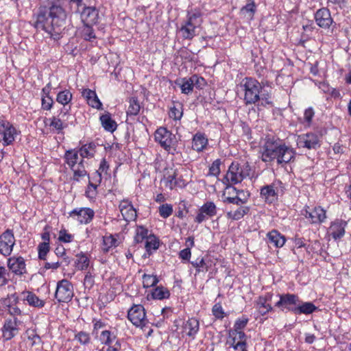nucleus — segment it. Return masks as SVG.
I'll return each instance as SVG.
<instances>
[{
    "label": "nucleus",
    "mask_w": 351,
    "mask_h": 351,
    "mask_svg": "<svg viewBox=\"0 0 351 351\" xmlns=\"http://www.w3.org/2000/svg\"><path fill=\"white\" fill-rule=\"evenodd\" d=\"M250 207L246 206H241L235 210H230L227 213L229 219L233 220H239L250 212Z\"/></svg>",
    "instance_id": "41"
},
{
    "label": "nucleus",
    "mask_w": 351,
    "mask_h": 351,
    "mask_svg": "<svg viewBox=\"0 0 351 351\" xmlns=\"http://www.w3.org/2000/svg\"><path fill=\"white\" fill-rule=\"evenodd\" d=\"M283 142L274 136H267L261 147V160L265 162H271L277 158L278 150Z\"/></svg>",
    "instance_id": "6"
},
{
    "label": "nucleus",
    "mask_w": 351,
    "mask_h": 351,
    "mask_svg": "<svg viewBox=\"0 0 351 351\" xmlns=\"http://www.w3.org/2000/svg\"><path fill=\"white\" fill-rule=\"evenodd\" d=\"M128 318L136 327L143 328L147 323L145 308L141 304H134L129 309Z\"/></svg>",
    "instance_id": "13"
},
{
    "label": "nucleus",
    "mask_w": 351,
    "mask_h": 351,
    "mask_svg": "<svg viewBox=\"0 0 351 351\" xmlns=\"http://www.w3.org/2000/svg\"><path fill=\"white\" fill-rule=\"evenodd\" d=\"M7 266L9 270L16 276L27 274L25 261L21 256H13L8 258Z\"/></svg>",
    "instance_id": "17"
},
{
    "label": "nucleus",
    "mask_w": 351,
    "mask_h": 351,
    "mask_svg": "<svg viewBox=\"0 0 351 351\" xmlns=\"http://www.w3.org/2000/svg\"><path fill=\"white\" fill-rule=\"evenodd\" d=\"M314 115L315 112L313 108L310 107L306 109L304 113V123L306 125L310 126L312 123Z\"/></svg>",
    "instance_id": "63"
},
{
    "label": "nucleus",
    "mask_w": 351,
    "mask_h": 351,
    "mask_svg": "<svg viewBox=\"0 0 351 351\" xmlns=\"http://www.w3.org/2000/svg\"><path fill=\"white\" fill-rule=\"evenodd\" d=\"M152 298L156 300H163L169 298L170 296L169 291L162 287L158 286L154 289L152 293Z\"/></svg>",
    "instance_id": "43"
},
{
    "label": "nucleus",
    "mask_w": 351,
    "mask_h": 351,
    "mask_svg": "<svg viewBox=\"0 0 351 351\" xmlns=\"http://www.w3.org/2000/svg\"><path fill=\"white\" fill-rule=\"evenodd\" d=\"M77 149H71L65 152L64 155V162L73 173V179L79 182L81 178L87 175V171L84 165V160L79 158Z\"/></svg>",
    "instance_id": "4"
},
{
    "label": "nucleus",
    "mask_w": 351,
    "mask_h": 351,
    "mask_svg": "<svg viewBox=\"0 0 351 351\" xmlns=\"http://www.w3.org/2000/svg\"><path fill=\"white\" fill-rule=\"evenodd\" d=\"M73 99V94L68 89H64V90L60 91L56 96V101L63 106V111H66L71 110V106H69V108H66V106L71 103Z\"/></svg>",
    "instance_id": "36"
},
{
    "label": "nucleus",
    "mask_w": 351,
    "mask_h": 351,
    "mask_svg": "<svg viewBox=\"0 0 351 351\" xmlns=\"http://www.w3.org/2000/svg\"><path fill=\"white\" fill-rule=\"evenodd\" d=\"M199 330V322L195 317H191L184 321L182 325V337H189L191 339H195L196 335Z\"/></svg>",
    "instance_id": "22"
},
{
    "label": "nucleus",
    "mask_w": 351,
    "mask_h": 351,
    "mask_svg": "<svg viewBox=\"0 0 351 351\" xmlns=\"http://www.w3.org/2000/svg\"><path fill=\"white\" fill-rule=\"evenodd\" d=\"M252 171L251 166L248 162L241 164L238 161H233L221 182L226 185V189H229L234 187V185L241 183L247 177H250Z\"/></svg>",
    "instance_id": "3"
},
{
    "label": "nucleus",
    "mask_w": 351,
    "mask_h": 351,
    "mask_svg": "<svg viewBox=\"0 0 351 351\" xmlns=\"http://www.w3.org/2000/svg\"><path fill=\"white\" fill-rule=\"evenodd\" d=\"M67 14L58 1H47L33 14L32 25L46 32L53 39L59 38L66 24Z\"/></svg>",
    "instance_id": "1"
},
{
    "label": "nucleus",
    "mask_w": 351,
    "mask_h": 351,
    "mask_svg": "<svg viewBox=\"0 0 351 351\" xmlns=\"http://www.w3.org/2000/svg\"><path fill=\"white\" fill-rule=\"evenodd\" d=\"M19 324L20 322L16 317L6 319L2 328L3 337L5 340H10L18 333Z\"/></svg>",
    "instance_id": "26"
},
{
    "label": "nucleus",
    "mask_w": 351,
    "mask_h": 351,
    "mask_svg": "<svg viewBox=\"0 0 351 351\" xmlns=\"http://www.w3.org/2000/svg\"><path fill=\"white\" fill-rule=\"evenodd\" d=\"M95 216V212L90 208H75L69 213V217L80 223H90Z\"/></svg>",
    "instance_id": "20"
},
{
    "label": "nucleus",
    "mask_w": 351,
    "mask_h": 351,
    "mask_svg": "<svg viewBox=\"0 0 351 351\" xmlns=\"http://www.w3.org/2000/svg\"><path fill=\"white\" fill-rule=\"evenodd\" d=\"M301 213L311 224L320 225L327 219L326 210L321 206L311 208L306 205Z\"/></svg>",
    "instance_id": "8"
},
{
    "label": "nucleus",
    "mask_w": 351,
    "mask_h": 351,
    "mask_svg": "<svg viewBox=\"0 0 351 351\" xmlns=\"http://www.w3.org/2000/svg\"><path fill=\"white\" fill-rule=\"evenodd\" d=\"M145 247L147 252L152 250H157L159 247V241L158 238L154 234H149V236L145 239Z\"/></svg>",
    "instance_id": "47"
},
{
    "label": "nucleus",
    "mask_w": 351,
    "mask_h": 351,
    "mask_svg": "<svg viewBox=\"0 0 351 351\" xmlns=\"http://www.w3.org/2000/svg\"><path fill=\"white\" fill-rule=\"evenodd\" d=\"M273 296V293L267 292L258 296L255 300L254 306L259 315L264 316L274 311V307L271 305Z\"/></svg>",
    "instance_id": "15"
},
{
    "label": "nucleus",
    "mask_w": 351,
    "mask_h": 351,
    "mask_svg": "<svg viewBox=\"0 0 351 351\" xmlns=\"http://www.w3.org/2000/svg\"><path fill=\"white\" fill-rule=\"evenodd\" d=\"M208 144L206 136L202 132H197L193 137L192 149L197 152L204 151Z\"/></svg>",
    "instance_id": "32"
},
{
    "label": "nucleus",
    "mask_w": 351,
    "mask_h": 351,
    "mask_svg": "<svg viewBox=\"0 0 351 351\" xmlns=\"http://www.w3.org/2000/svg\"><path fill=\"white\" fill-rule=\"evenodd\" d=\"M99 186L88 183L85 191V195L90 199H94L97 195V187Z\"/></svg>",
    "instance_id": "60"
},
{
    "label": "nucleus",
    "mask_w": 351,
    "mask_h": 351,
    "mask_svg": "<svg viewBox=\"0 0 351 351\" xmlns=\"http://www.w3.org/2000/svg\"><path fill=\"white\" fill-rule=\"evenodd\" d=\"M23 300L27 302L28 304L34 307L41 308L44 306L45 302L40 300L38 296L32 292H23Z\"/></svg>",
    "instance_id": "39"
},
{
    "label": "nucleus",
    "mask_w": 351,
    "mask_h": 351,
    "mask_svg": "<svg viewBox=\"0 0 351 351\" xmlns=\"http://www.w3.org/2000/svg\"><path fill=\"white\" fill-rule=\"evenodd\" d=\"M230 337H232L231 346L234 350L247 351V336L243 331L232 330Z\"/></svg>",
    "instance_id": "23"
},
{
    "label": "nucleus",
    "mask_w": 351,
    "mask_h": 351,
    "mask_svg": "<svg viewBox=\"0 0 351 351\" xmlns=\"http://www.w3.org/2000/svg\"><path fill=\"white\" fill-rule=\"evenodd\" d=\"M95 274L93 269H89L85 274L84 279V286L85 289H90L95 285Z\"/></svg>",
    "instance_id": "52"
},
{
    "label": "nucleus",
    "mask_w": 351,
    "mask_h": 351,
    "mask_svg": "<svg viewBox=\"0 0 351 351\" xmlns=\"http://www.w3.org/2000/svg\"><path fill=\"white\" fill-rule=\"evenodd\" d=\"M17 135L16 129L7 121H0V142L3 146L12 145Z\"/></svg>",
    "instance_id": "14"
},
{
    "label": "nucleus",
    "mask_w": 351,
    "mask_h": 351,
    "mask_svg": "<svg viewBox=\"0 0 351 351\" xmlns=\"http://www.w3.org/2000/svg\"><path fill=\"white\" fill-rule=\"evenodd\" d=\"M278 189L276 184L272 183L264 186L261 189V196L265 199V202L272 204L277 201L278 197Z\"/></svg>",
    "instance_id": "28"
},
{
    "label": "nucleus",
    "mask_w": 351,
    "mask_h": 351,
    "mask_svg": "<svg viewBox=\"0 0 351 351\" xmlns=\"http://www.w3.org/2000/svg\"><path fill=\"white\" fill-rule=\"evenodd\" d=\"M320 142V136L315 133H307L299 136L298 139V145L299 147L308 149H316L319 147L321 145Z\"/></svg>",
    "instance_id": "21"
},
{
    "label": "nucleus",
    "mask_w": 351,
    "mask_h": 351,
    "mask_svg": "<svg viewBox=\"0 0 351 351\" xmlns=\"http://www.w3.org/2000/svg\"><path fill=\"white\" fill-rule=\"evenodd\" d=\"M16 243L12 230L7 229L0 234V254L4 257L10 256Z\"/></svg>",
    "instance_id": "11"
},
{
    "label": "nucleus",
    "mask_w": 351,
    "mask_h": 351,
    "mask_svg": "<svg viewBox=\"0 0 351 351\" xmlns=\"http://www.w3.org/2000/svg\"><path fill=\"white\" fill-rule=\"evenodd\" d=\"M230 189L236 193V196L239 197L244 204L247 202L250 196V193L247 191L237 189L236 187H232Z\"/></svg>",
    "instance_id": "59"
},
{
    "label": "nucleus",
    "mask_w": 351,
    "mask_h": 351,
    "mask_svg": "<svg viewBox=\"0 0 351 351\" xmlns=\"http://www.w3.org/2000/svg\"><path fill=\"white\" fill-rule=\"evenodd\" d=\"M82 95L90 106L97 110L102 109V104L99 99L95 91L86 88L82 90Z\"/></svg>",
    "instance_id": "31"
},
{
    "label": "nucleus",
    "mask_w": 351,
    "mask_h": 351,
    "mask_svg": "<svg viewBox=\"0 0 351 351\" xmlns=\"http://www.w3.org/2000/svg\"><path fill=\"white\" fill-rule=\"evenodd\" d=\"M317 307L315 306L312 302H302L300 300V304H298L297 308L295 309V313L298 315L311 314L317 310Z\"/></svg>",
    "instance_id": "38"
},
{
    "label": "nucleus",
    "mask_w": 351,
    "mask_h": 351,
    "mask_svg": "<svg viewBox=\"0 0 351 351\" xmlns=\"http://www.w3.org/2000/svg\"><path fill=\"white\" fill-rule=\"evenodd\" d=\"M50 246L47 242L40 243L38 246V258L41 260H46L47 254L49 252Z\"/></svg>",
    "instance_id": "58"
},
{
    "label": "nucleus",
    "mask_w": 351,
    "mask_h": 351,
    "mask_svg": "<svg viewBox=\"0 0 351 351\" xmlns=\"http://www.w3.org/2000/svg\"><path fill=\"white\" fill-rule=\"evenodd\" d=\"M256 5L254 1H250L241 9V12L247 16L249 19H252L256 12Z\"/></svg>",
    "instance_id": "50"
},
{
    "label": "nucleus",
    "mask_w": 351,
    "mask_h": 351,
    "mask_svg": "<svg viewBox=\"0 0 351 351\" xmlns=\"http://www.w3.org/2000/svg\"><path fill=\"white\" fill-rule=\"evenodd\" d=\"M347 225L346 221L337 219L330 223L327 234L335 241L339 240L344 236Z\"/></svg>",
    "instance_id": "18"
},
{
    "label": "nucleus",
    "mask_w": 351,
    "mask_h": 351,
    "mask_svg": "<svg viewBox=\"0 0 351 351\" xmlns=\"http://www.w3.org/2000/svg\"><path fill=\"white\" fill-rule=\"evenodd\" d=\"M180 87L182 90V93L188 95L191 93L193 89V81L191 80V78H183L182 80V83L179 84Z\"/></svg>",
    "instance_id": "53"
},
{
    "label": "nucleus",
    "mask_w": 351,
    "mask_h": 351,
    "mask_svg": "<svg viewBox=\"0 0 351 351\" xmlns=\"http://www.w3.org/2000/svg\"><path fill=\"white\" fill-rule=\"evenodd\" d=\"M278 151L277 158H276L278 165H285L295 160L296 154L295 150L285 143H282L281 148Z\"/></svg>",
    "instance_id": "25"
},
{
    "label": "nucleus",
    "mask_w": 351,
    "mask_h": 351,
    "mask_svg": "<svg viewBox=\"0 0 351 351\" xmlns=\"http://www.w3.org/2000/svg\"><path fill=\"white\" fill-rule=\"evenodd\" d=\"M141 108V106L138 99L135 97H132L129 101V106L126 112L127 115L129 117L136 116L139 113Z\"/></svg>",
    "instance_id": "42"
},
{
    "label": "nucleus",
    "mask_w": 351,
    "mask_h": 351,
    "mask_svg": "<svg viewBox=\"0 0 351 351\" xmlns=\"http://www.w3.org/2000/svg\"><path fill=\"white\" fill-rule=\"evenodd\" d=\"M280 300L275 304V306L281 311L285 309L295 313V309L300 304V298L293 293H284L278 295Z\"/></svg>",
    "instance_id": "12"
},
{
    "label": "nucleus",
    "mask_w": 351,
    "mask_h": 351,
    "mask_svg": "<svg viewBox=\"0 0 351 351\" xmlns=\"http://www.w3.org/2000/svg\"><path fill=\"white\" fill-rule=\"evenodd\" d=\"M76 12L80 14V18L84 24L95 25L98 23L99 10L94 6L84 5L82 10L77 8Z\"/></svg>",
    "instance_id": "16"
},
{
    "label": "nucleus",
    "mask_w": 351,
    "mask_h": 351,
    "mask_svg": "<svg viewBox=\"0 0 351 351\" xmlns=\"http://www.w3.org/2000/svg\"><path fill=\"white\" fill-rule=\"evenodd\" d=\"M269 243L273 244L276 247H282L286 241V238L276 230H272L267 234Z\"/></svg>",
    "instance_id": "34"
},
{
    "label": "nucleus",
    "mask_w": 351,
    "mask_h": 351,
    "mask_svg": "<svg viewBox=\"0 0 351 351\" xmlns=\"http://www.w3.org/2000/svg\"><path fill=\"white\" fill-rule=\"evenodd\" d=\"M248 321V318L245 317H242L241 318L238 319L234 323V329L232 330L243 331L247 326Z\"/></svg>",
    "instance_id": "62"
},
{
    "label": "nucleus",
    "mask_w": 351,
    "mask_h": 351,
    "mask_svg": "<svg viewBox=\"0 0 351 351\" xmlns=\"http://www.w3.org/2000/svg\"><path fill=\"white\" fill-rule=\"evenodd\" d=\"M54 101L51 97L43 96L41 97V108L44 110H50L53 106Z\"/></svg>",
    "instance_id": "61"
},
{
    "label": "nucleus",
    "mask_w": 351,
    "mask_h": 351,
    "mask_svg": "<svg viewBox=\"0 0 351 351\" xmlns=\"http://www.w3.org/2000/svg\"><path fill=\"white\" fill-rule=\"evenodd\" d=\"M84 27L82 30V37L88 41H91L95 38V34L92 27L93 25L84 24Z\"/></svg>",
    "instance_id": "49"
},
{
    "label": "nucleus",
    "mask_w": 351,
    "mask_h": 351,
    "mask_svg": "<svg viewBox=\"0 0 351 351\" xmlns=\"http://www.w3.org/2000/svg\"><path fill=\"white\" fill-rule=\"evenodd\" d=\"M75 339L82 345H86L90 342V336L87 332L80 331L75 335Z\"/></svg>",
    "instance_id": "57"
},
{
    "label": "nucleus",
    "mask_w": 351,
    "mask_h": 351,
    "mask_svg": "<svg viewBox=\"0 0 351 351\" xmlns=\"http://www.w3.org/2000/svg\"><path fill=\"white\" fill-rule=\"evenodd\" d=\"M315 21L316 24L324 29H328L332 25L333 19L330 10L326 8L319 9L315 13Z\"/></svg>",
    "instance_id": "24"
},
{
    "label": "nucleus",
    "mask_w": 351,
    "mask_h": 351,
    "mask_svg": "<svg viewBox=\"0 0 351 351\" xmlns=\"http://www.w3.org/2000/svg\"><path fill=\"white\" fill-rule=\"evenodd\" d=\"M158 278L156 275L143 274V284L145 288L154 287L158 282Z\"/></svg>",
    "instance_id": "51"
},
{
    "label": "nucleus",
    "mask_w": 351,
    "mask_h": 351,
    "mask_svg": "<svg viewBox=\"0 0 351 351\" xmlns=\"http://www.w3.org/2000/svg\"><path fill=\"white\" fill-rule=\"evenodd\" d=\"M97 149V144L95 142H90L82 145L79 149H77L78 154L84 160V158H93Z\"/></svg>",
    "instance_id": "35"
},
{
    "label": "nucleus",
    "mask_w": 351,
    "mask_h": 351,
    "mask_svg": "<svg viewBox=\"0 0 351 351\" xmlns=\"http://www.w3.org/2000/svg\"><path fill=\"white\" fill-rule=\"evenodd\" d=\"M164 181L165 182V186L170 190L176 187L183 188L188 182L183 178L182 174L177 169H167L164 175Z\"/></svg>",
    "instance_id": "10"
},
{
    "label": "nucleus",
    "mask_w": 351,
    "mask_h": 351,
    "mask_svg": "<svg viewBox=\"0 0 351 351\" xmlns=\"http://www.w3.org/2000/svg\"><path fill=\"white\" fill-rule=\"evenodd\" d=\"M69 113V110L66 111H63V109L60 110V114L58 116H53L51 118L49 119H46L45 121V124H47V121H49V125L53 130L60 132L64 128L66 127V124L64 123V117L66 116Z\"/></svg>",
    "instance_id": "30"
},
{
    "label": "nucleus",
    "mask_w": 351,
    "mask_h": 351,
    "mask_svg": "<svg viewBox=\"0 0 351 351\" xmlns=\"http://www.w3.org/2000/svg\"><path fill=\"white\" fill-rule=\"evenodd\" d=\"M155 141L164 148L169 154H175L176 152V136L165 128L156 130L154 134Z\"/></svg>",
    "instance_id": "7"
},
{
    "label": "nucleus",
    "mask_w": 351,
    "mask_h": 351,
    "mask_svg": "<svg viewBox=\"0 0 351 351\" xmlns=\"http://www.w3.org/2000/svg\"><path fill=\"white\" fill-rule=\"evenodd\" d=\"M99 120L105 130L113 132L117 130V124L112 118L111 114L109 112H105L104 114H101Z\"/></svg>",
    "instance_id": "33"
},
{
    "label": "nucleus",
    "mask_w": 351,
    "mask_h": 351,
    "mask_svg": "<svg viewBox=\"0 0 351 351\" xmlns=\"http://www.w3.org/2000/svg\"><path fill=\"white\" fill-rule=\"evenodd\" d=\"M119 208L125 221H131L136 219V210L128 199L122 200L119 204Z\"/></svg>",
    "instance_id": "27"
},
{
    "label": "nucleus",
    "mask_w": 351,
    "mask_h": 351,
    "mask_svg": "<svg viewBox=\"0 0 351 351\" xmlns=\"http://www.w3.org/2000/svg\"><path fill=\"white\" fill-rule=\"evenodd\" d=\"M77 267L80 270H86L90 264V260L88 257L84 254H77Z\"/></svg>",
    "instance_id": "46"
},
{
    "label": "nucleus",
    "mask_w": 351,
    "mask_h": 351,
    "mask_svg": "<svg viewBox=\"0 0 351 351\" xmlns=\"http://www.w3.org/2000/svg\"><path fill=\"white\" fill-rule=\"evenodd\" d=\"M74 295L73 284L66 279H62L57 282L55 298L58 303H68Z\"/></svg>",
    "instance_id": "9"
},
{
    "label": "nucleus",
    "mask_w": 351,
    "mask_h": 351,
    "mask_svg": "<svg viewBox=\"0 0 351 351\" xmlns=\"http://www.w3.org/2000/svg\"><path fill=\"white\" fill-rule=\"evenodd\" d=\"M221 164L222 162L220 159L214 160L209 167L208 176L218 177L221 173Z\"/></svg>",
    "instance_id": "54"
},
{
    "label": "nucleus",
    "mask_w": 351,
    "mask_h": 351,
    "mask_svg": "<svg viewBox=\"0 0 351 351\" xmlns=\"http://www.w3.org/2000/svg\"><path fill=\"white\" fill-rule=\"evenodd\" d=\"M149 230L143 226H137L136 228V234L134 240L136 243H142L149 235H148Z\"/></svg>",
    "instance_id": "45"
},
{
    "label": "nucleus",
    "mask_w": 351,
    "mask_h": 351,
    "mask_svg": "<svg viewBox=\"0 0 351 351\" xmlns=\"http://www.w3.org/2000/svg\"><path fill=\"white\" fill-rule=\"evenodd\" d=\"M74 235L69 233L65 229L62 228L59 231L58 241L61 243H71L73 241Z\"/></svg>",
    "instance_id": "56"
},
{
    "label": "nucleus",
    "mask_w": 351,
    "mask_h": 351,
    "mask_svg": "<svg viewBox=\"0 0 351 351\" xmlns=\"http://www.w3.org/2000/svg\"><path fill=\"white\" fill-rule=\"evenodd\" d=\"M241 88L244 92L243 102L245 105H256L261 107H273L271 94L263 89V86L256 79L247 77L241 83Z\"/></svg>",
    "instance_id": "2"
},
{
    "label": "nucleus",
    "mask_w": 351,
    "mask_h": 351,
    "mask_svg": "<svg viewBox=\"0 0 351 351\" xmlns=\"http://www.w3.org/2000/svg\"><path fill=\"white\" fill-rule=\"evenodd\" d=\"M99 341L103 346H113V342L117 341V335L110 330H104L101 331L99 335Z\"/></svg>",
    "instance_id": "37"
},
{
    "label": "nucleus",
    "mask_w": 351,
    "mask_h": 351,
    "mask_svg": "<svg viewBox=\"0 0 351 351\" xmlns=\"http://www.w3.org/2000/svg\"><path fill=\"white\" fill-rule=\"evenodd\" d=\"M217 214L216 205L213 202H206L198 210L195 218V222L201 223L208 218L215 216Z\"/></svg>",
    "instance_id": "19"
},
{
    "label": "nucleus",
    "mask_w": 351,
    "mask_h": 351,
    "mask_svg": "<svg viewBox=\"0 0 351 351\" xmlns=\"http://www.w3.org/2000/svg\"><path fill=\"white\" fill-rule=\"evenodd\" d=\"M202 22V14L199 11L189 12L186 22L182 25L180 33L184 39L191 40L196 36V29Z\"/></svg>",
    "instance_id": "5"
},
{
    "label": "nucleus",
    "mask_w": 351,
    "mask_h": 351,
    "mask_svg": "<svg viewBox=\"0 0 351 351\" xmlns=\"http://www.w3.org/2000/svg\"><path fill=\"white\" fill-rule=\"evenodd\" d=\"M158 213L161 217L167 219L173 213V206L169 204H164L159 206Z\"/></svg>",
    "instance_id": "55"
},
{
    "label": "nucleus",
    "mask_w": 351,
    "mask_h": 351,
    "mask_svg": "<svg viewBox=\"0 0 351 351\" xmlns=\"http://www.w3.org/2000/svg\"><path fill=\"white\" fill-rule=\"evenodd\" d=\"M319 88L324 93L328 95V97H327V99H329V97L333 99H338L341 97L339 90L331 87L327 82H320Z\"/></svg>",
    "instance_id": "40"
},
{
    "label": "nucleus",
    "mask_w": 351,
    "mask_h": 351,
    "mask_svg": "<svg viewBox=\"0 0 351 351\" xmlns=\"http://www.w3.org/2000/svg\"><path fill=\"white\" fill-rule=\"evenodd\" d=\"M117 239L112 234L105 236L103 239V250L108 252L110 248L117 245Z\"/></svg>",
    "instance_id": "48"
},
{
    "label": "nucleus",
    "mask_w": 351,
    "mask_h": 351,
    "mask_svg": "<svg viewBox=\"0 0 351 351\" xmlns=\"http://www.w3.org/2000/svg\"><path fill=\"white\" fill-rule=\"evenodd\" d=\"M191 264L195 268V275L200 272L208 271L213 265H215L213 261L208 256L197 258L191 261Z\"/></svg>",
    "instance_id": "29"
},
{
    "label": "nucleus",
    "mask_w": 351,
    "mask_h": 351,
    "mask_svg": "<svg viewBox=\"0 0 351 351\" xmlns=\"http://www.w3.org/2000/svg\"><path fill=\"white\" fill-rule=\"evenodd\" d=\"M212 314L215 319L222 320L228 314L225 312L220 302L215 303L212 307Z\"/></svg>",
    "instance_id": "44"
},
{
    "label": "nucleus",
    "mask_w": 351,
    "mask_h": 351,
    "mask_svg": "<svg viewBox=\"0 0 351 351\" xmlns=\"http://www.w3.org/2000/svg\"><path fill=\"white\" fill-rule=\"evenodd\" d=\"M88 183L99 186L101 182L102 175L96 171L94 173H93L91 176H88Z\"/></svg>",
    "instance_id": "64"
}]
</instances>
